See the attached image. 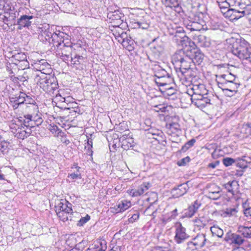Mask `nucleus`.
<instances>
[{
    "label": "nucleus",
    "instance_id": "obj_7",
    "mask_svg": "<svg viewBox=\"0 0 251 251\" xmlns=\"http://www.w3.org/2000/svg\"><path fill=\"white\" fill-rule=\"evenodd\" d=\"M176 72L179 81L185 86L189 85L196 75V72L192 68L183 71L176 70Z\"/></svg>",
    "mask_w": 251,
    "mask_h": 251
},
{
    "label": "nucleus",
    "instance_id": "obj_38",
    "mask_svg": "<svg viewBox=\"0 0 251 251\" xmlns=\"http://www.w3.org/2000/svg\"><path fill=\"white\" fill-rule=\"evenodd\" d=\"M251 135V125L249 124L244 125L241 128L240 137L242 138H247Z\"/></svg>",
    "mask_w": 251,
    "mask_h": 251
},
{
    "label": "nucleus",
    "instance_id": "obj_52",
    "mask_svg": "<svg viewBox=\"0 0 251 251\" xmlns=\"http://www.w3.org/2000/svg\"><path fill=\"white\" fill-rule=\"evenodd\" d=\"M87 145L85 146V149H87V153L90 155H92L93 151H92V147H93V142L92 139L90 138L87 139Z\"/></svg>",
    "mask_w": 251,
    "mask_h": 251
},
{
    "label": "nucleus",
    "instance_id": "obj_59",
    "mask_svg": "<svg viewBox=\"0 0 251 251\" xmlns=\"http://www.w3.org/2000/svg\"><path fill=\"white\" fill-rule=\"evenodd\" d=\"M223 164L226 167L229 166L231 165L232 164L235 162V160L229 157H226L223 159Z\"/></svg>",
    "mask_w": 251,
    "mask_h": 251
},
{
    "label": "nucleus",
    "instance_id": "obj_34",
    "mask_svg": "<svg viewBox=\"0 0 251 251\" xmlns=\"http://www.w3.org/2000/svg\"><path fill=\"white\" fill-rule=\"evenodd\" d=\"M219 79L221 80L220 81H217L218 84V83L232 82L236 81L235 76L231 73L222 75L220 76Z\"/></svg>",
    "mask_w": 251,
    "mask_h": 251
},
{
    "label": "nucleus",
    "instance_id": "obj_45",
    "mask_svg": "<svg viewBox=\"0 0 251 251\" xmlns=\"http://www.w3.org/2000/svg\"><path fill=\"white\" fill-rule=\"evenodd\" d=\"M121 25H113L112 26L113 29H111V31L113 33L115 38L122 34L125 31L121 27H120Z\"/></svg>",
    "mask_w": 251,
    "mask_h": 251
},
{
    "label": "nucleus",
    "instance_id": "obj_22",
    "mask_svg": "<svg viewBox=\"0 0 251 251\" xmlns=\"http://www.w3.org/2000/svg\"><path fill=\"white\" fill-rule=\"evenodd\" d=\"M187 52L190 54L193 63L199 65L202 62L204 55L200 50L194 49L193 50L187 51Z\"/></svg>",
    "mask_w": 251,
    "mask_h": 251
},
{
    "label": "nucleus",
    "instance_id": "obj_62",
    "mask_svg": "<svg viewBox=\"0 0 251 251\" xmlns=\"http://www.w3.org/2000/svg\"><path fill=\"white\" fill-rule=\"evenodd\" d=\"M65 97H63L60 94H57L53 99V100L54 102H60L61 103H63V102L65 101Z\"/></svg>",
    "mask_w": 251,
    "mask_h": 251
},
{
    "label": "nucleus",
    "instance_id": "obj_55",
    "mask_svg": "<svg viewBox=\"0 0 251 251\" xmlns=\"http://www.w3.org/2000/svg\"><path fill=\"white\" fill-rule=\"evenodd\" d=\"M24 97V106H25V105H30L36 103V102L34 99H33L30 96L26 95L25 93Z\"/></svg>",
    "mask_w": 251,
    "mask_h": 251
},
{
    "label": "nucleus",
    "instance_id": "obj_10",
    "mask_svg": "<svg viewBox=\"0 0 251 251\" xmlns=\"http://www.w3.org/2000/svg\"><path fill=\"white\" fill-rule=\"evenodd\" d=\"M109 22L113 25H121L124 19V15L119 9L109 11L107 15Z\"/></svg>",
    "mask_w": 251,
    "mask_h": 251
},
{
    "label": "nucleus",
    "instance_id": "obj_40",
    "mask_svg": "<svg viewBox=\"0 0 251 251\" xmlns=\"http://www.w3.org/2000/svg\"><path fill=\"white\" fill-rule=\"evenodd\" d=\"M134 42L131 39V37H128V36L126 38V39L123 42L122 45L127 50L129 51H131L134 49Z\"/></svg>",
    "mask_w": 251,
    "mask_h": 251
},
{
    "label": "nucleus",
    "instance_id": "obj_39",
    "mask_svg": "<svg viewBox=\"0 0 251 251\" xmlns=\"http://www.w3.org/2000/svg\"><path fill=\"white\" fill-rule=\"evenodd\" d=\"M0 10L5 13H9L11 10V3L6 0H0Z\"/></svg>",
    "mask_w": 251,
    "mask_h": 251
},
{
    "label": "nucleus",
    "instance_id": "obj_44",
    "mask_svg": "<svg viewBox=\"0 0 251 251\" xmlns=\"http://www.w3.org/2000/svg\"><path fill=\"white\" fill-rule=\"evenodd\" d=\"M171 81H167V82H158L159 83L160 90L162 93L166 92L170 87L173 86V84L171 83Z\"/></svg>",
    "mask_w": 251,
    "mask_h": 251
},
{
    "label": "nucleus",
    "instance_id": "obj_54",
    "mask_svg": "<svg viewBox=\"0 0 251 251\" xmlns=\"http://www.w3.org/2000/svg\"><path fill=\"white\" fill-rule=\"evenodd\" d=\"M1 137L0 138V151L1 152H4L8 149L9 143L4 141V140H1Z\"/></svg>",
    "mask_w": 251,
    "mask_h": 251
},
{
    "label": "nucleus",
    "instance_id": "obj_42",
    "mask_svg": "<svg viewBox=\"0 0 251 251\" xmlns=\"http://www.w3.org/2000/svg\"><path fill=\"white\" fill-rule=\"evenodd\" d=\"M50 131L55 137L63 136H64V132H63L56 125H50L49 128Z\"/></svg>",
    "mask_w": 251,
    "mask_h": 251
},
{
    "label": "nucleus",
    "instance_id": "obj_8",
    "mask_svg": "<svg viewBox=\"0 0 251 251\" xmlns=\"http://www.w3.org/2000/svg\"><path fill=\"white\" fill-rule=\"evenodd\" d=\"M33 68L36 71L39 72V74L37 75H49L51 73L52 70L50 64H49L46 60L41 59L35 62L33 65Z\"/></svg>",
    "mask_w": 251,
    "mask_h": 251
},
{
    "label": "nucleus",
    "instance_id": "obj_25",
    "mask_svg": "<svg viewBox=\"0 0 251 251\" xmlns=\"http://www.w3.org/2000/svg\"><path fill=\"white\" fill-rule=\"evenodd\" d=\"M23 109L26 114L32 115L35 117H41L39 114V107L36 103L30 105H25Z\"/></svg>",
    "mask_w": 251,
    "mask_h": 251
},
{
    "label": "nucleus",
    "instance_id": "obj_19",
    "mask_svg": "<svg viewBox=\"0 0 251 251\" xmlns=\"http://www.w3.org/2000/svg\"><path fill=\"white\" fill-rule=\"evenodd\" d=\"M201 206V203L198 201H195L187 209L184 210V216L188 218L193 217Z\"/></svg>",
    "mask_w": 251,
    "mask_h": 251
},
{
    "label": "nucleus",
    "instance_id": "obj_3",
    "mask_svg": "<svg viewBox=\"0 0 251 251\" xmlns=\"http://www.w3.org/2000/svg\"><path fill=\"white\" fill-rule=\"evenodd\" d=\"M188 49L186 48L183 50H178L173 56V59L176 63L180 64V67L176 68L177 71H184L191 68L193 63L192 57L190 54L187 52Z\"/></svg>",
    "mask_w": 251,
    "mask_h": 251
},
{
    "label": "nucleus",
    "instance_id": "obj_32",
    "mask_svg": "<svg viewBox=\"0 0 251 251\" xmlns=\"http://www.w3.org/2000/svg\"><path fill=\"white\" fill-rule=\"evenodd\" d=\"M31 133L30 128L24 129L23 128H18L16 129L15 132V136L20 139H24L25 138L28 137Z\"/></svg>",
    "mask_w": 251,
    "mask_h": 251
},
{
    "label": "nucleus",
    "instance_id": "obj_21",
    "mask_svg": "<svg viewBox=\"0 0 251 251\" xmlns=\"http://www.w3.org/2000/svg\"><path fill=\"white\" fill-rule=\"evenodd\" d=\"M218 87L222 90H230L231 92H237L240 84L237 82L218 83Z\"/></svg>",
    "mask_w": 251,
    "mask_h": 251
},
{
    "label": "nucleus",
    "instance_id": "obj_50",
    "mask_svg": "<svg viewBox=\"0 0 251 251\" xmlns=\"http://www.w3.org/2000/svg\"><path fill=\"white\" fill-rule=\"evenodd\" d=\"M25 93H21L18 97H16L15 98L12 97V98L14 99V100L16 101V102L19 104V105L22 106V108L24 107V97Z\"/></svg>",
    "mask_w": 251,
    "mask_h": 251
},
{
    "label": "nucleus",
    "instance_id": "obj_18",
    "mask_svg": "<svg viewBox=\"0 0 251 251\" xmlns=\"http://www.w3.org/2000/svg\"><path fill=\"white\" fill-rule=\"evenodd\" d=\"M72 204L66 200H61L55 206L56 212H67L69 213L72 212Z\"/></svg>",
    "mask_w": 251,
    "mask_h": 251
},
{
    "label": "nucleus",
    "instance_id": "obj_27",
    "mask_svg": "<svg viewBox=\"0 0 251 251\" xmlns=\"http://www.w3.org/2000/svg\"><path fill=\"white\" fill-rule=\"evenodd\" d=\"M187 191V185L186 184H181L176 188H174L172 191L174 197L178 198L184 195Z\"/></svg>",
    "mask_w": 251,
    "mask_h": 251
},
{
    "label": "nucleus",
    "instance_id": "obj_4",
    "mask_svg": "<svg viewBox=\"0 0 251 251\" xmlns=\"http://www.w3.org/2000/svg\"><path fill=\"white\" fill-rule=\"evenodd\" d=\"M241 10H236L233 8L227 9L224 13V16L230 21H234L246 16L250 19L251 25V5H246L245 7H240Z\"/></svg>",
    "mask_w": 251,
    "mask_h": 251
},
{
    "label": "nucleus",
    "instance_id": "obj_15",
    "mask_svg": "<svg viewBox=\"0 0 251 251\" xmlns=\"http://www.w3.org/2000/svg\"><path fill=\"white\" fill-rule=\"evenodd\" d=\"M58 38L56 41H55V44H54V46H58V48L67 47L68 46L69 47L72 48V43L71 42V40L68 37V36L65 34L63 32H59V36H56L55 35V37Z\"/></svg>",
    "mask_w": 251,
    "mask_h": 251
},
{
    "label": "nucleus",
    "instance_id": "obj_60",
    "mask_svg": "<svg viewBox=\"0 0 251 251\" xmlns=\"http://www.w3.org/2000/svg\"><path fill=\"white\" fill-rule=\"evenodd\" d=\"M127 36V34L126 32H124L122 34L115 37V39L118 41V42L123 44V42L126 39Z\"/></svg>",
    "mask_w": 251,
    "mask_h": 251
},
{
    "label": "nucleus",
    "instance_id": "obj_43",
    "mask_svg": "<svg viewBox=\"0 0 251 251\" xmlns=\"http://www.w3.org/2000/svg\"><path fill=\"white\" fill-rule=\"evenodd\" d=\"M161 1L167 7L175 8L179 7L178 0H161Z\"/></svg>",
    "mask_w": 251,
    "mask_h": 251
},
{
    "label": "nucleus",
    "instance_id": "obj_12",
    "mask_svg": "<svg viewBox=\"0 0 251 251\" xmlns=\"http://www.w3.org/2000/svg\"><path fill=\"white\" fill-rule=\"evenodd\" d=\"M176 227L174 240L177 244L182 243L187 239L189 236L186 233V228L182 226L181 223L177 224Z\"/></svg>",
    "mask_w": 251,
    "mask_h": 251
},
{
    "label": "nucleus",
    "instance_id": "obj_29",
    "mask_svg": "<svg viewBox=\"0 0 251 251\" xmlns=\"http://www.w3.org/2000/svg\"><path fill=\"white\" fill-rule=\"evenodd\" d=\"M237 232L244 238H251V226L239 225L238 226Z\"/></svg>",
    "mask_w": 251,
    "mask_h": 251
},
{
    "label": "nucleus",
    "instance_id": "obj_35",
    "mask_svg": "<svg viewBox=\"0 0 251 251\" xmlns=\"http://www.w3.org/2000/svg\"><path fill=\"white\" fill-rule=\"evenodd\" d=\"M191 90L193 91L192 95H203L207 92L204 85L202 84L193 85Z\"/></svg>",
    "mask_w": 251,
    "mask_h": 251
},
{
    "label": "nucleus",
    "instance_id": "obj_56",
    "mask_svg": "<svg viewBox=\"0 0 251 251\" xmlns=\"http://www.w3.org/2000/svg\"><path fill=\"white\" fill-rule=\"evenodd\" d=\"M82 56L76 55L74 57H71V63L73 65H79L80 64V60L83 59Z\"/></svg>",
    "mask_w": 251,
    "mask_h": 251
},
{
    "label": "nucleus",
    "instance_id": "obj_31",
    "mask_svg": "<svg viewBox=\"0 0 251 251\" xmlns=\"http://www.w3.org/2000/svg\"><path fill=\"white\" fill-rule=\"evenodd\" d=\"M131 206V203L130 201L126 200L121 201L118 204L115 206V208L116 213L122 212L127 209Z\"/></svg>",
    "mask_w": 251,
    "mask_h": 251
},
{
    "label": "nucleus",
    "instance_id": "obj_20",
    "mask_svg": "<svg viewBox=\"0 0 251 251\" xmlns=\"http://www.w3.org/2000/svg\"><path fill=\"white\" fill-rule=\"evenodd\" d=\"M241 235L236 233L228 232L226 234V240L227 241H230L232 243L240 246L245 242L244 239Z\"/></svg>",
    "mask_w": 251,
    "mask_h": 251
},
{
    "label": "nucleus",
    "instance_id": "obj_1",
    "mask_svg": "<svg viewBox=\"0 0 251 251\" xmlns=\"http://www.w3.org/2000/svg\"><path fill=\"white\" fill-rule=\"evenodd\" d=\"M231 51L243 62L251 64V47L244 38L236 39L232 43Z\"/></svg>",
    "mask_w": 251,
    "mask_h": 251
},
{
    "label": "nucleus",
    "instance_id": "obj_63",
    "mask_svg": "<svg viewBox=\"0 0 251 251\" xmlns=\"http://www.w3.org/2000/svg\"><path fill=\"white\" fill-rule=\"evenodd\" d=\"M238 161L236 162V166L241 168H245L247 167V163L242 159L238 158Z\"/></svg>",
    "mask_w": 251,
    "mask_h": 251
},
{
    "label": "nucleus",
    "instance_id": "obj_2",
    "mask_svg": "<svg viewBox=\"0 0 251 251\" xmlns=\"http://www.w3.org/2000/svg\"><path fill=\"white\" fill-rule=\"evenodd\" d=\"M35 81L40 88L47 93L52 92L57 88V79L50 74L37 75Z\"/></svg>",
    "mask_w": 251,
    "mask_h": 251
},
{
    "label": "nucleus",
    "instance_id": "obj_14",
    "mask_svg": "<svg viewBox=\"0 0 251 251\" xmlns=\"http://www.w3.org/2000/svg\"><path fill=\"white\" fill-rule=\"evenodd\" d=\"M39 30L40 32L42 33V35H44L46 37V39L49 40L50 38L52 39V41L53 42V45L54 46V44H55V41H57L58 38L55 37V35L56 36H59V33H56L55 32L52 33L50 30V26L48 24H45L44 25H42L41 26L39 27Z\"/></svg>",
    "mask_w": 251,
    "mask_h": 251
},
{
    "label": "nucleus",
    "instance_id": "obj_61",
    "mask_svg": "<svg viewBox=\"0 0 251 251\" xmlns=\"http://www.w3.org/2000/svg\"><path fill=\"white\" fill-rule=\"evenodd\" d=\"M15 67L14 64H13V62L11 64H9L8 65L6 66V70L10 74H14L16 71V68H14Z\"/></svg>",
    "mask_w": 251,
    "mask_h": 251
},
{
    "label": "nucleus",
    "instance_id": "obj_47",
    "mask_svg": "<svg viewBox=\"0 0 251 251\" xmlns=\"http://www.w3.org/2000/svg\"><path fill=\"white\" fill-rule=\"evenodd\" d=\"M75 169H76V171L71 174H69L68 176L69 178H70L72 179H80L81 178V175L80 172V170L81 168L78 167V166H76Z\"/></svg>",
    "mask_w": 251,
    "mask_h": 251
},
{
    "label": "nucleus",
    "instance_id": "obj_13",
    "mask_svg": "<svg viewBox=\"0 0 251 251\" xmlns=\"http://www.w3.org/2000/svg\"><path fill=\"white\" fill-rule=\"evenodd\" d=\"M157 39H155L153 40L152 46L151 47V55L155 59H158L164 51V46L161 41L155 43Z\"/></svg>",
    "mask_w": 251,
    "mask_h": 251
},
{
    "label": "nucleus",
    "instance_id": "obj_51",
    "mask_svg": "<svg viewBox=\"0 0 251 251\" xmlns=\"http://www.w3.org/2000/svg\"><path fill=\"white\" fill-rule=\"evenodd\" d=\"M219 8L221 9L222 13L224 16V13L226 12L227 9H229L230 6L228 3V2L226 1H225V2H219V5H218Z\"/></svg>",
    "mask_w": 251,
    "mask_h": 251
},
{
    "label": "nucleus",
    "instance_id": "obj_23",
    "mask_svg": "<svg viewBox=\"0 0 251 251\" xmlns=\"http://www.w3.org/2000/svg\"><path fill=\"white\" fill-rule=\"evenodd\" d=\"M239 185L238 181L235 180L229 181L224 185L226 191L231 193L233 196L239 193Z\"/></svg>",
    "mask_w": 251,
    "mask_h": 251
},
{
    "label": "nucleus",
    "instance_id": "obj_24",
    "mask_svg": "<svg viewBox=\"0 0 251 251\" xmlns=\"http://www.w3.org/2000/svg\"><path fill=\"white\" fill-rule=\"evenodd\" d=\"M129 25L132 28H141L146 29L148 28L149 25L143 20L132 19L129 23Z\"/></svg>",
    "mask_w": 251,
    "mask_h": 251
},
{
    "label": "nucleus",
    "instance_id": "obj_9",
    "mask_svg": "<svg viewBox=\"0 0 251 251\" xmlns=\"http://www.w3.org/2000/svg\"><path fill=\"white\" fill-rule=\"evenodd\" d=\"M194 42H191L188 38H186V40L184 39L182 42H188L189 46H192L191 44L194 45L195 43L197 44L198 46L201 47H209L211 45V40L209 38L205 36L204 35H196L194 37Z\"/></svg>",
    "mask_w": 251,
    "mask_h": 251
},
{
    "label": "nucleus",
    "instance_id": "obj_5",
    "mask_svg": "<svg viewBox=\"0 0 251 251\" xmlns=\"http://www.w3.org/2000/svg\"><path fill=\"white\" fill-rule=\"evenodd\" d=\"M19 121L27 128H33L41 125L43 120L41 117H35L32 115L25 113L23 116L19 117Z\"/></svg>",
    "mask_w": 251,
    "mask_h": 251
},
{
    "label": "nucleus",
    "instance_id": "obj_37",
    "mask_svg": "<svg viewBox=\"0 0 251 251\" xmlns=\"http://www.w3.org/2000/svg\"><path fill=\"white\" fill-rule=\"evenodd\" d=\"M58 217L63 222H66L67 221H73V212H70L68 213L67 212H57L56 213Z\"/></svg>",
    "mask_w": 251,
    "mask_h": 251
},
{
    "label": "nucleus",
    "instance_id": "obj_48",
    "mask_svg": "<svg viewBox=\"0 0 251 251\" xmlns=\"http://www.w3.org/2000/svg\"><path fill=\"white\" fill-rule=\"evenodd\" d=\"M14 65L15 66V67L18 68L19 70H25L29 67V63L27 59L18 62V63H14Z\"/></svg>",
    "mask_w": 251,
    "mask_h": 251
},
{
    "label": "nucleus",
    "instance_id": "obj_26",
    "mask_svg": "<svg viewBox=\"0 0 251 251\" xmlns=\"http://www.w3.org/2000/svg\"><path fill=\"white\" fill-rule=\"evenodd\" d=\"M119 142L122 148L125 150H127L133 146V139L127 138L126 135L120 137L119 138Z\"/></svg>",
    "mask_w": 251,
    "mask_h": 251
},
{
    "label": "nucleus",
    "instance_id": "obj_6",
    "mask_svg": "<svg viewBox=\"0 0 251 251\" xmlns=\"http://www.w3.org/2000/svg\"><path fill=\"white\" fill-rule=\"evenodd\" d=\"M207 241L205 235L203 233H199L192 238V240L187 242V249L195 251L203 248Z\"/></svg>",
    "mask_w": 251,
    "mask_h": 251
},
{
    "label": "nucleus",
    "instance_id": "obj_16",
    "mask_svg": "<svg viewBox=\"0 0 251 251\" xmlns=\"http://www.w3.org/2000/svg\"><path fill=\"white\" fill-rule=\"evenodd\" d=\"M151 186L148 182H144L137 189H132L128 190V193L132 197H138L145 193Z\"/></svg>",
    "mask_w": 251,
    "mask_h": 251
},
{
    "label": "nucleus",
    "instance_id": "obj_49",
    "mask_svg": "<svg viewBox=\"0 0 251 251\" xmlns=\"http://www.w3.org/2000/svg\"><path fill=\"white\" fill-rule=\"evenodd\" d=\"M210 231L213 235H215L219 237H222L223 235V231L218 226H213L210 227Z\"/></svg>",
    "mask_w": 251,
    "mask_h": 251
},
{
    "label": "nucleus",
    "instance_id": "obj_17",
    "mask_svg": "<svg viewBox=\"0 0 251 251\" xmlns=\"http://www.w3.org/2000/svg\"><path fill=\"white\" fill-rule=\"evenodd\" d=\"M33 18V16L32 15H23L21 16L20 18L17 20L18 29L21 30L24 27L28 28L31 24L30 20Z\"/></svg>",
    "mask_w": 251,
    "mask_h": 251
},
{
    "label": "nucleus",
    "instance_id": "obj_46",
    "mask_svg": "<svg viewBox=\"0 0 251 251\" xmlns=\"http://www.w3.org/2000/svg\"><path fill=\"white\" fill-rule=\"evenodd\" d=\"M196 140L194 138L191 139L187 142H186L184 145H183L181 150L180 151L182 152H184L186 151L189 149L191 148L194 145V144L196 143Z\"/></svg>",
    "mask_w": 251,
    "mask_h": 251
},
{
    "label": "nucleus",
    "instance_id": "obj_11",
    "mask_svg": "<svg viewBox=\"0 0 251 251\" xmlns=\"http://www.w3.org/2000/svg\"><path fill=\"white\" fill-rule=\"evenodd\" d=\"M192 102L199 108H204L210 103V100L207 97V93L203 95H192Z\"/></svg>",
    "mask_w": 251,
    "mask_h": 251
},
{
    "label": "nucleus",
    "instance_id": "obj_57",
    "mask_svg": "<svg viewBox=\"0 0 251 251\" xmlns=\"http://www.w3.org/2000/svg\"><path fill=\"white\" fill-rule=\"evenodd\" d=\"M167 81H172V78L170 76V75H168V76L161 77V78H155V82L156 84L159 87V83H158L159 82H167Z\"/></svg>",
    "mask_w": 251,
    "mask_h": 251
},
{
    "label": "nucleus",
    "instance_id": "obj_28",
    "mask_svg": "<svg viewBox=\"0 0 251 251\" xmlns=\"http://www.w3.org/2000/svg\"><path fill=\"white\" fill-rule=\"evenodd\" d=\"M152 69L154 71L155 78L164 77L170 75L166 70L158 64V63L154 64Z\"/></svg>",
    "mask_w": 251,
    "mask_h": 251
},
{
    "label": "nucleus",
    "instance_id": "obj_41",
    "mask_svg": "<svg viewBox=\"0 0 251 251\" xmlns=\"http://www.w3.org/2000/svg\"><path fill=\"white\" fill-rule=\"evenodd\" d=\"M230 7L233 6H239V7H245L246 5H251V2L248 1L247 2H243V0H226Z\"/></svg>",
    "mask_w": 251,
    "mask_h": 251
},
{
    "label": "nucleus",
    "instance_id": "obj_64",
    "mask_svg": "<svg viewBox=\"0 0 251 251\" xmlns=\"http://www.w3.org/2000/svg\"><path fill=\"white\" fill-rule=\"evenodd\" d=\"M176 89L174 86L170 87L169 89L165 92L163 94L167 96H172L176 93Z\"/></svg>",
    "mask_w": 251,
    "mask_h": 251
},
{
    "label": "nucleus",
    "instance_id": "obj_36",
    "mask_svg": "<svg viewBox=\"0 0 251 251\" xmlns=\"http://www.w3.org/2000/svg\"><path fill=\"white\" fill-rule=\"evenodd\" d=\"M26 59V54L22 52H17L12 54L11 57V60L13 62V64L14 63H18V62L23 61Z\"/></svg>",
    "mask_w": 251,
    "mask_h": 251
},
{
    "label": "nucleus",
    "instance_id": "obj_33",
    "mask_svg": "<svg viewBox=\"0 0 251 251\" xmlns=\"http://www.w3.org/2000/svg\"><path fill=\"white\" fill-rule=\"evenodd\" d=\"M54 50H56L57 55H71L72 51V48L67 46V47H63L58 48V46H53Z\"/></svg>",
    "mask_w": 251,
    "mask_h": 251
},
{
    "label": "nucleus",
    "instance_id": "obj_30",
    "mask_svg": "<svg viewBox=\"0 0 251 251\" xmlns=\"http://www.w3.org/2000/svg\"><path fill=\"white\" fill-rule=\"evenodd\" d=\"M238 212V206H233L232 207L226 208L222 212L221 215L224 218L231 217L236 216Z\"/></svg>",
    "mask_w": 251,
    "mask_h": 251
},
{
    "label": "nucleus",
    "instance_id": "obj_58",
    "mask_svg": "<svg viewBox=\"0 0 251 251\" xmlns=\"http://www.w3.org/2000/svg\"><path fill=\"white\" fill-rule=\"evenodd\" d=\"M90 219V216L86 215V216L82 217L78 222V226H83L85 223L89 221Z\"/></svg>",
    "mask_w": 251,
    "mask_h": 251
},
{
    "label": "nucleus",
    "instance_id": "obj_53",
    "mask_svg": "<svg viewBox=\"0 0 251 251\" xmlns=\"http://www.w3.org/2000/svg\"><path fill=\"white\" fill-rule=\"evenodd\" d=\"M201 22H202V19H198V21L195 19V21L193 22L191 25H189L190 27H188V28L190 29L191 30H200L201 28V26L199 25V27H196L195 25L197 24H201Z\"/></svg>",
    "mask_w": 251,
    "mask_h": 251
}]
</instances>
